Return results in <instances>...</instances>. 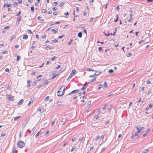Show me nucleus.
Returning <instances> with one entry per match:
<instances>
[{
    "instance_id": "obj_49",
    "label": "nucleus",
    "mask_w": 153,
    "mask_h": 153,
    "mask_svg": "<svg viewBox=\"0 0 153 153\" xmlns=\"http://www.w3.org/2000/svg\"><path fill=\"white\" fill-rule=\"evenodd\" d=\"M100 73H101V72H100V73H99L98 72H97L95 74V75H99Z\"/></svg>"
},
{
    "instance_id": "obj_19",
    "label": "nucleus",
    "mask_w": 153,
    "mask_h": 153,
    "mask_svg": "<svg viewBox=\"0 0 153 153\" xmlns=\"http://www.w3.org/2000/svg\"><path fill=\"white\" fill-rule=\"evenodd\" d=\"M98 50L100 52L103 51V49H102V47H99L98 48Z\"/></svg>"
},
{
    "instance_id": "obj_2",
    "label": "nucleus",
    "mask_w": 153,
    "mask_h": 153,
    "mask_svg": "<svg viewBox=\"0 0 153 153\" xmlns=\"http://www.w3.org/2000/svg\"><path fill=\"white\" fill-rule=\"evenodd\" d=\"M78 139L79 141H82L84 139H85L84 137L83 136V134H79L77 136V139Z\"/></svg>"
},
{
    "instance_id": "obj_40",
    "label": "nucleus",
    "mask_w": 153,
    "mask_h": 153,
    "mask_svg": "<svg viewBox=\"0 0 153 153\" xmlns=\"http://www.w3.org/2000/svg\"><path fill=\"white\" fill-rule=\"evenodd\" d=\"M132 54L131 53H128L127 55V56L128 57L130 56Z\"/></svg>"
},
{
    "instance_id": "obj_30",
    "label": "nucleus",
    "mask_w": 153,
    "mask_h": 153,
    "mask_svg": "<svg viewBox=\"0 0 153 153\" xmlns=\"http://www.w3.org/2000/svg\"><path fill=\"white\" fill-rule=\"evenodd\" d=\"M64 3L63 2H62L59 4V6L60 7H62L64 5Z\"/></svg>"
},
{
    "instance_id": "obj_10",
    "label": "nucleus",
    "mask_w": 153,
    "mask_h": 153,
    "mask_svg": "<svg viewBox=\"0 0 153 153\" xmlns=\"http://www.w3.org/2000/svg\"><path fill=\"white\" fill-rule=\"evenodd\" d=\"M87 84H86V83L84 85V86L82 88V90H84L87 87Z\"/></svg>"
},
{
    "instance_id": "obj_8",
    "label": "nucleus",
    "mask_w": 153,
    "mask_h": 153,
    "mask_svg": "<svg viewBox=\"0 0 153 153\" xmlns=\"http://www.w3.org/2000/svg\"><path fill=\"white\" fill-rule=\"evenodd\" d=\"M51 31H53L54 33L56 34L58 32V29L57 28H55L52 29Z\"/></svg>"
},
{
    "instance_id": "obj_22",
    "label": "nucleus",
    "mask_w": 153,
    "mask_h": 153,
    "mask_svg": "<svg viewBox=\"0 0 153 153\" xmlns=\"http://www.w3.org/2000/svg\"><path fill=\"white\" fill-rule=\"evenodd\" d=\"M46 11H47V10L46 9H43L42 10V13H45L46 12Z\"/></svg>"
},
{
    "instance_id": "obj_28",
    "label": "nucleus",
    "mask_w": 153,
    "mask_h": 153,
    "mask_svg": "<svg viewBox=\"0 0 153 153\" xmlns=\"http://www.w3.org/2000/svg\"><path fill=\"white\" fill-rule=\"evenodd\" d=\"M16 151V147H14L13 148V152L12 153H15Z\"/></svg>"
},
{
    "instance_id": "obj_26",
    "label": "nucleus",
    "mask_w": 153,
    "mask_h": 153,
    "mask_svg": "<svg viewBox=\"0 0 153 153\" xmlns=\"http://www.w3.org/2000/svg\"><path fill=\"white\" fill-rule=\"evenodd\" d=\"M62 101H59L58 102H57V105H61L62 104Z\"/></svg>"
},
{
    "instance_id": "obj_18",
    "label": "nucleus",
    "mask_w": 153,
    "mask_h": 153,
    "mask_svg": "<svg viewBox=\"0 0 153 153\" xmlns=\"http://www.w3.org/2000/svg\"><path fill=\"white\" fill-rule=\"evenodd\" d=\"M21 59V57L19 56L18 55L17 56V59H16V61L18 62L19 61L20 59Z\"/></svg>"
},
{
    "instance_id": "obj_13",
    "label": "nucleus",
    "mask_w": 153,
    "mask_h": 153,
    "mask_svg": "<svg viewBox=\"0 0 153 153\" xmlns=\"http://www.w3.org/2000/svg\"><path fill=\"white\" fill-rule=\"evenodd\" d=\"M78 36L79 37L81 38L82 36V33L81 32H79V33H78Z\"/></svg>"
},
{
    "instance_id": "obj_32",
    "label": "nucleus",
    "mask_w": 153,
    "mask_h": 153,
    "mask_svg": "<svg viewBox=\"0 0 153 153\" xmlns=\"http://www.w3.org/2000/svg\"><path fill=\"white\" fill-rule=\"evenodd\" d=\"M10 28V26H8L4 27V29H8Z\"/></svg>"
},
{
    "instance_id": "obj_42",
    "label": "nucleus",
    "mask_w": 153,
    "mask_h": 153,
    "mask_svg": "<svg viewBox=\"0 0 153 153\" xmlns=\"http://www.w3.org/2000/svg\"><path fill=\"white\" fill-rule=\"evenodd\" d=\"M100 137L99 136H97L96 139H95V140L97 141V140Z\"/></svg>"
},
{
    "instance_id": "obj_52",
    "label": "nucleus",
    "mask_w": 153,
    "mask_h": 153,
    "mask_svg": "<svg viewBox=\"0 0 153 153\" xmlns=\"http://www.w3.org/2000/svg\"><path fill=\"white\" fill-rule=\"evenodd\" d=\"M21 13V11H20L16 15V16H18Z\"/></svg>"
},
{
    "instance_id": "obj_16",
    "label": "nucleus",
    "mask_w": 153,
    "mask_h": 153,
    "mask_svg": "<svg viewBox=\"0 0 153 153\" xmlns=\"http://www.w3.org/2000/svg\"><path fill=\"white\" fill-rule=\"evenodd\" d=\"M116 19L114 21V22H117L118 20V19H119V16H118V14H117L116 16Z\"/></svg>"
},
{
    "instance_id": "obj_14",
    "label": "nucleus",
    "mask_w": 153,
    "mask_h": 153,
    "mask_svg": "<svg viewBox=\"0 0 153 153\" xmlns=\"http://www.w3.org/2000/svg\"><path fill=\"white\" fill-rule=\"evenodd\" d=\"M91 104V102H88V104L86 107V108H88L89 107L90 104Z\"/></svg>"
},
{
    "instance_id": "obj_33",
    "label": "nucleus",
    "mask_w": 153,
    "mask_h": 153,
    "mask_svg": "<svg viewBox=\"0 0 153 153\" xmlns=\"http://www.w3.org/2000/svg\"><path fill=\"white\" fill-rule=\"evenodd\" d=\"M114 72V71L112 69H110L109 71V72L111 73H112Z\"/></svg>"
},
{
    "instance_id": "obj_58",
    "label": "nucleus",
    "mask_w": 153,
    "mask_h": 153,
    "mask_svg": "<svg viewBox=\"0 0 153 153\" xmlns=\"http://www.w3.org/2000/svg\"><path fill=\"white\" fill-rule=\"evenodd\" d=\"M53 10H57V8L56 7H54L52 8Z\"/></svg>"
},
{
    "instance_id": "obj_64",
    "label": "nucleus",
    "mask_w": 153,
    "mask_h": 153,
    "mask_svg": "<svg viewBox=\"0 0 153 153\" xmlns=\"http://www.w3.org/2000/svg\"><path fill=\"white\" fill-rule=\"evenodd\" d=\"M72 41L71 40L70 42H69L68 43V45H70V44H71V42H72Z\"/></svg>"
},
{
    "instance_id": "obj_20",
    "label": "nucleus",
    "mask_w": 153,
    "mask_h": 153,
    "mask_svg": "<svg viewBox=\"0 0 153 153\" xmlns=\"http://www.w3.org/2000/svg\"><path fill=\"white\" fill-rule=\"evenodd\" d=\"M96 80V78L94 77L93 79H91L90 80V82H92Z\"/></svg>"
},
{
    "instance_id": "obj_47",
    "label": "nucleus",
    "mask_w": 153,
    "mask_h": 153,
    "mask_svg": "<svg viewBox=\"0 0 153 153\" xmlns=\"http://www.w3.org/2000/svg\"><path fill=\"white\" fill-rule=\"evenodd\" d=\"M11 5H12L11 4H7V7H8L11 6Z\"/></svg>"
},
{
    "instance_id": "obj_27",
    "label": "nucleus",
    "mask_w": 153,
    "mask_h": 153,
    "mask_svg": "<svg viewBox=\"0 0 153 153\" xmlns=\"http://www.w3.org/2000/svg\"><path fill=\"white\" fill-rule=\"evenodd\" d=\"M16 37V35H14L12 36V37L11 38L10 41H11L13 39H14Z\"/></svg>"
},
{
    "instance_id": "obj_23",
    "label": "nucleus",
    "mask_w": 153,
    "mask_h": 153,
    "mask_svg": "<svg viewBox=\"0 0 153 153\" xmlns=\"http://www.w3.org/2000/svg\"><path fill=\"white\" fill-rule=\"evenodd\" d=\"M22 18V17L21 16H20L19 17H18L17 18V21L19 22L21 20Z\"/></svg>"
},
{
    "instance_id": "obj_62",
    "label": "nucleus",
    "mask_w": 153,
    "mask_h": 153,
    "mask_svg": "<svg viewBox=\"0 0 153 153\" xmlns=\"http://www.w3.org/2000/svg\"><path fill=\"white\" fill-rule=\"evenodd\" d=\"M19 3V4H21L22 2V0H18Z\"/></svg>"
},
{
    "instance_id": "obj_57",
    "label": "nucleus",
    "mask_w": 153,
    "mask_h": 153,
    "mask_svg": "<svg viewBox=\"0 0 153 153\" xmlns=\"http://www.w3.org/2000/svg\"><path fill=\"white\" fill-rule=\"evenodd\" d=\"M144 41H145L144 40H141L139 42H138V43L140 44L141 42H143Z\"/></svg>"
},
{
    "instance_id": "obj_61",
    "label": "nucleus",
    "mask_w": 153,
    "mask_h": 153,
    "mask_svg": "<svg viewBox=\"0 0 153 153\" xmlns=\"http://www.w3.org/2000/svg\"><path fill=\"white\" fill-rule=\"evenodd\" d=\"M93 19H94V18H90V20L89 21V22H92Z\"/></svg>"
},
{
    "instance_id": "obj_37",
    "label": "nucleus",
    "mask_w": 153,
    "mask_h": 153,
    "mask_svg": "<svg viewBox=\"0 0 153 153\" xmlns=\"http://www.w3.org/2000/svg\"><path fill=\"white\" fill-rule=\"evenodd\" d=\"M108 34H107L106 33H104V34L105 36H108L110 35V33H108Z\"/></svg>"
},
{
    "instance_id": "obj_54",
    "label": "nucleus",
    "mask_w": 153,
    "mask_h": 153,
    "mask_svg": "<svg viewBox=\"0 0 153 153\" xmlns=\"http://www.w3.org/2000/svg\"><path fill=\"white\" fill-rule=\"evenodd\" d=\"M53 4L55 6H56V5H57L58 4V3L57 2H54L53 3Z\"/></svg>"
},
{
    "instance_id": "obj_5",
    "label": "nucleus",
    "mask_w": 153,
    "mask_h": 153,
    "mask_svg": "<svg viewBox=\"0 0 153 153\" xmlns=\"http://www.w3.org/2000/svg\"><path fill=\"white\" fill-rule=\"evenodd\" d=\"M135 128H137V130L138 131V132H137L138 133H140L141 131V130H143L144 129V127H142L139 128L137 127V126H135Z\"/></svg>"
},
{
    "instance_id": "obj_34",
    "label": "nucleus",
    "mask_w": 153,
    "mask_h": 153,
    "mask_svg": "<svg viewBox=\"0 0 153 153\" xmlns=\"http://www.w3.org/2000/svg\"><path fill=\"white\" fill-rule=\"evenodd\" d=\"M150 131V129H148L146 131V133L147 134H148Z\"/></svg>"
},
{
    "instance_id": "obj_43",
    "label": "nucleus",
    "mask_w": 153,
    "mask_h": 153,
    "mask_svg": "<svg viewBox=\"0 0 153 153\" xmlns=\"http://www.w3.org/2000/svg\"><path fill=\"white\" fill-rule=\"evenodd\" d=\"M148 152V150L147 149H146L145 151H143L142 153H147Z\"/></svg>"
},
{
    "instance_id": "obj_1",
    "label": "nucleus",
    "mask_w": 153,
    "mask_h": 153,
    "mask_svg": "<svg viewBox=\"0 0 153 153\" xmlns=\"http://www.w3.org/2000/svg\"><path fill=\"white\" fill-rule=\"evenodd\" d=\"M67 88V87H66ZM65 86L63 85L62 87L60 88L58 91L57 94V95L59 96H62L64 93L65 90V89H66V88L65 89Z\"/></svg>"
},
{
    "instance_id": "obj_48",
    "label": "nucleus",
    "mask_w": 153,
    "mask_h": 153,
    "mask_svg": "<svg viewBox=\"0 0 153 153\" xmlns=\"http://www.w3.org/2000/svg\"><path fill=\"white\" fill-rule=\"evenodd\" d=\"M153 106V104H150L149 105V107L150 108H152V107Z\"/></svg>"
},
{
    "instance_id": "obj_4",
    "label": "nucleus",
    "mask_w": 153,
    "mask_h": 153,
    "mask_svg": "<svg viewBox=\"0 0 153 153\" xmlns=\"http://www.w3.org/2000/svg\"><path fill=\"white\" fill-rule=\"evenodd\" d=\"M138 133L137 132H135V134H133L131 137V138L132 139H136L138 138Z\"/></svg>"
},
{
    "instance_id": "obj_39",
    "label": "nucleus",
    "mask_w": 153,
    "mask_h": 153,
    "mask_svg": "<svg viewBox=\"0 0 153 153\" xmlns=\"http://www.w3.org/2000/svg\"><path fill=\"white\" fill-rule=\"evenodd\" d=\"M52 42L53 43H56L58 42V40L55 39L54 40H52Z\"/></svg>"
},
{
    "instance_id": "obj_9",
    "label": "nucleus",
    "mask_w": 153,
    "mask_h": 153,
    "mask_svg": "<svg viewBox=\"0 0 153 153\" xmlns=\"http://www.w3.org/2000/svg\"><path fill=\"white\" fill-rule=\"evenodd\" d=\"M38 111L40 112V113H42L44 111V109L40 107L38 109Z\"/></svg>"
},
{
    "instance_id": "obj_41",
    "label": "nucleus",
    "mask_w": 153,
    "mask_h": 153,
    "mask_svg": "<svg viewBox=\"0 0 153 153\" xmlns=\"http://www.w3.org/2000/svg\"><path fill=\"white\" fill-rule=\"evenodd\" d=\"M39 132H40V131L38 132L37 133V134H36V135H35V137L36 138L39 135Z\"/></svg>"
},
{
    "instance_id": "obj_24",
    "label": "nucleus",
    "mask_w": 153,
    "mask_h": 153,
    "mask_svg": "<svg viewBox=\"0 0 153 153\" xmlns=\"http://www.w3.org/2000/svg\"><path fill=\"white\" fill-rule=\"evenodd\" d=\"M49 98V96L47 97L44 99V100L45 101H48Z\"/></svg>"
},
{
    "instance_id": "obj_17",
    "label": "nucleus",
    "mask_w": 153,
    "mask_h": 153,
    "mask_svg": "<svg viewBox=\"0 0 153 153\" xmlns=\"http://www.w3.org/2000/svg\"><path fill=\"white\" fill-rule=\"evenodd\" d=\"M24 100L23 99H21L20 100L18 103V104L19 105H20L23 103V102Z\"/></svg>"
},
{
    "instance_id": "obj_50",
    "label": "nucleus",
    "mask_w": 153,
    "mask_h": 153,
    "mask_svg": "<svg viewBox=\"0 0 153 153\" xmlns=\"http://www.w3.org/2000/svg\"><path fill=\"white\" fill-rule=\"evenodd\" d=\"M146 82L148 84H149L151 83V82L149 80H147Z\"/></svg>"
},
{
    "instance_id": "obj_21",
    "label": "nucleus",
    "mask_w": 153,
    "mask_h": 153,
    "mask_svg": "<svg viewBox=\"0 0 153 153\" xmlns=\"http://www.w3.org/2000/svg\"><path fill=\"white\" fill-rule=\"evenodd\" d=\"M107 87V84L105 82L104 84L103 85V87H105V88H106Z\"/></svg>"
},
{
    "instance_id": "obj_6",
    "label": "nucleus",
    "mask_w": 153,
    "mask_h": 153,
    "mask_svg": "<svg viewBox=\"0 0 153 153\" xmlns=\"http://www.w3.org/2000/svg\"><path fill=\"white\" fill-rule=\"evenodd\" d=\"M76 70H73L72 72L70 75L69 77L67 79H68L69 78L71 77L75 74L76 73Z\"/></svg>"
},
{
    "instance_id": "obj_51",
    "label": "nucleus",
    "mask_w": 153,
    "mask_h": 153,
    "mask_svg": "<svg viewBox=\"0 0 153 153\" xmlns=\"http://www.w3.org/2000/svg\"><path fill=\"white\" fill-rule=\"evenodd\" d=\"M43 86V85L41 84L38 87V88H41Z\"/></svg>"
},
{
    "instance_id": "obj_45",
    "label": "nucleus",
    "mask_w": 153,
    "mask_h": 153,
    "mask_svg": "<svg viewBox=\"0 0 153 153\" xmlns=\"http://www.w3.org/2000/svg\"><path fill=\"white\" fill-rule=\"evenodd\" d=\"M76 148V147H73L71 149V152H73L74 150V149Z\"/></svg>"
},
{
    "instance_id": "obj_55",
    "label": "nucleus",
    "mask_w": 153,
    "mask_h": 153,
    "mask_svg": "<svg viewBox=\"0 0 153 153\" xmlns=\"http://www.w3.org/2000/svg\"><path fill=\"white\" fill-rule=\"evenodd\" d=\"M46 48H49L50 49H51V48L49 45L47 46V47Z\"/></svg>"
},
{
    "instance_id": "obj_63",
    "label": "nucleus",
    "mask_w": 153,
    "mask_h": 153,
    "mask_svg": "<svg viewBox=\"0 0 153 153\" xmlns=\"http://www.w3.org/2000/svg\"><path fill=\"white\" fill-rule=\"evenodd\" d=\"M49 132L50 131L49 130H47L45 133V135H46V134H48Z\"/></svg>"
},
{
    "instance_id": "obj_3",
    "label": "nucleus",
    "mask_w": 153,
    "mask_h": 153,
    "mask_svg": "<svg viewBox=\"0 0 153 153\" xmlns=\"http://www.w3.org/2000/svg\"><path fill=\"white\" fill-rule=\"evenodd\" d=\"M18 146L21 148H22L25 146V143L22 141H19L17 144Z\"/></svg>"
},
{
    "instance_id": "obj_25",
    "label": "nucleus",
    "mask_w": 153,
    "mask_h": 153,
    "mask_svg": "<svg viewBox=\"0 0 153 153\" xmlns=\"http://www.w3.org/2000/svg\"><path fill=\"white\" fill-rule=\"evenodd\" d=\"M31 10L32 12H34V8L33 6H32L31 7Z\"/></svg>"
},
{
    "instance_id": "obj_59",
    "label": "nucleus",
    "mask_w": 153,
    "mask_h": 153,
    "mask_svg": "<svg viewBox=\"0 0 153 153\" xmlns=\"http://www.w3.org/2000/svg\"><path fill=\"white\" fill-rule=\"evenodd\" d=\"M7 53V51L6 50H5V51H3L2 52V53H3L4 54L6 53Z\"/></svg>"
},
{
    "instance_id": "obj_31",
    "label": "nucleus",
    "mask_w": 153,
    "mask_h": 153,
    "mask_svg": "<svg viewBox=\"0 0 153 153\" xmlns=\"http://www.w3.org/2000/svg\"><path fill=\"white\" fill-rule=\"evenodd\" d=\"M18 2H16V1H15L14 3V5L15 6H16L17 5H18Z\"/></svg>"
},
{
    "instance_id": "obj_12",
    "label": "nucleus",
    "mask_w": 153,
    "mask_h": 153,
    "mask_svg": "<svg viewBox=\"0 0 153 153\" xmlns=\"http://www.w3.org/2000/svg\"><path fill=\"white\" fill-rule=\"evenodd\" d=\"M34 99H33V98H32L31 100L29 101L28 104V105H30L33 102V101H34Z\"/></svg>"
},
{
    "instance_id": "obj_7",
    "label": "nucleus",
    "mask_w": 153,
    "mask_h": 153,
    "mask_svg": "<svg viewBox=\"0 0 153 153\" xmlns=\"http://www.w3.org/2000/svg\"><path fill=\"white\" fill-rule=\"evenodd\" d=\"M8 99L10 101H13L14 100V97L11 95H8Z\"/></svg>"
},
{
    "instance_id": "obj_44",
    "label": "nucleus",
    "mask_w": 153,
    "mask_h": 153,
    "mask_svg": "<svg viewBox=\"0 0 153 153\" xmlns=\"http://www.w3.org/2000/svg\"><path fill=\"white\" fill-rule=\"evenodd\" d=\"M61 67V66L60 65H58L57 67L55 68V69H57L60 68Z\"/></svg>"
},
{
    "instance_id": "obj_56",
    "label": "nucleus",
    "mask_w": 153,
    "mask_h": 153,
    "mask_svg": "<svg viewBox=\"0 0 153 153\" xmlns=\"http://www.w3.org/2000/svg\"><path fill=\"white\" fill-rule=\"evenodd\" d=\"M19 46L18 45H16L15 46V48H18Z\"/></svg>"
},
{
    "instance_id": "obj_53",
    "label": "nucleus",
    "mask_w": 153,
    "mask_h": 153,
    "mask_svg": "<svg viewBox=\"0 0 153 153\" xmlns=\"http://www.w3.org/2000/svg\"><path fill=\"white\" fill-rule=\"evenodd\" d=\"M5 71L7 72H9V69L8 68H6L5 70Z\"/></svg>"
},
{
    "instance_id": "obj_11",
    "label": "nucleus",
    "mask_w": 153,
    "mask_h": 153,
    "mask_svg": "<svg viewBox=\"0 0 153 153\" xmlns=\"http://www.w3.org/2000/svg\"><path fill=\"white\" fill-rule=\"evenodd\" d=\"M76 93V90L72 91V92L69 94V95L72 94L74 93Z\"/></svg>"
},
{
    "instance_id": "obj_35",
    "label": "nucleus",
    "mask_w": 153,
    "mask_h": 153,
    "mask_svg": "<svg viewBox=\"0 0 153 153\" xmlns=\"http://www.w3.org/2000/svg\"><path fill=\"white\" fill-rule=\"evenodd\" d=\"M146 40L147 41H149V42L150 41V38L148 37L147 38H146L144 41H145Z\"/></svg>"
},
{
    "instance_id": "obj_60",
    "label": "nucleus",
    "mask_w": 153,
    "mask_h": 153,
    "mask_svg": "<svg viewBox=\"0 0 153 153\" xmlns=\"http://www.w3.org/2000/svg\"><path fill=\"white\" fill-rule=\"evenodd\" d=\"M64 14L65 15L67 16L69 14L68 12H67L66 13H65Z\"/></svg>"
},
{
    "instance_id": "obj_38",
    "label": "nucleus",
    "mask_w": 153,
    "mask_h": 153,
    "mask_svg": "<svg viewBox=\"0 0 153 153\" xmlns=\"http://www.w3.org/2000/svg\"><path fill=\"white\" fill-rule=\"evenodd\" d=\"M57 58V57L55 56H54L53 58L51 59V60L52 61H53L55 60V59Z\"/></svg>"
},
{
    "instance_id": "obj_46",
    "label": "nucleus",
    "mask_w": 153,
    "mask_h": 153,
    "mask_svg": "<svg viewBox=\"0 0 153 153\" xmlns=\"http://www.w3.org/2000/svg\"><path fill=\"white\" fill-rule=\"evenodd\" d=\"M64 36V35H62V36H60L59 37V38L60 39H62V37Z\"/></svg>"
},
{
    "instance_id": "obj_29",
    "label": "nucleus",
    "mask_w": 153,
    "mask_h": 153,
    "mask_svg": "<svg viewBox=\"0 0 153 153\" xmlns=\"http://www.w3.org/2000/svg\"><path fill=\"white\" fill-rule=\"evenodd\" d=\"M20 117V116L19 117H15L14 119V120L15 121L17 119H18L19 117Z\"/></svg>"
},
{
    "instance_id": "obj_36",
    "label": "nucleus",
    "mask_w": 153,
    "mask_h": 153,
    "mask_svg": "<svg viewBox=\"0 0 153 153\" xmlns=\"http://www.w3.org/2000/svg\"><path fill=\"white\" fill-rule=\"evenodd\" d=\"M105 134H103L102 135V136H101V139H103V138H104V137H105Z\"/></svg>"
},
{
    "instance_id": "obj_15",
    "label": "nucleus",
    "mask_w": 153,
    "mask_h": 153,
    "mask_svg": "<svg viewBox=\"0 0 153 153\" xmlns=\"http://www.w3.org/2000/svg\"><path fill=\"white\" fill-rule=\"evenodd\" d=\"M28 38V36L27 35H25L23 36V39H26Z\"/></svg>"
}]
</instances>
